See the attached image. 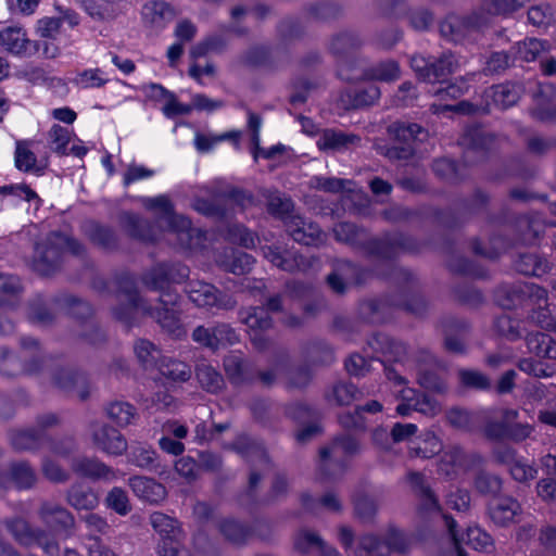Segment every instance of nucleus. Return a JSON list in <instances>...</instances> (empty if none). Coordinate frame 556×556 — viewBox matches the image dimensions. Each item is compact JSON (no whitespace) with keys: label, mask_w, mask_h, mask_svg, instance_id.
<instances>
[{"label":"nucleus","mask_w":556,"mask_h":556,"mask_svg":"<svg viewBox=\"0 0 556 556\" xmlns=\"http://www.w3.org/2000/svg\"><path fill=\"white\" fill-rule=\"evenodd\" d=\"M40 522L47 528L31 527L21 517L4 520L7 530L22 546H37L47 556H60V544L56 536L68 538L75 528L73 514L63 505L45 500L37 508Z\"/></svg>","instance_id":"1"},{"label":"nucleus","mask_w":556,"mask_h":556,"mask_svg":"<svg viewBox=\"0 0 556 556\" xmlns=\"http://www.w3.org/2000/svg\"><path fill=\"white\" fill-rule=\"evenodd\" d=\"M189 267L181 263H157L141 275L142 283L160 292L156 306H151L150 317L168 334L179 338L184 330L180 320L181 296L170 283H181L189 277Z\"/></svg>","instance_id":"2"},{"label":"nucleus","mask_w":556,"mask_h":556,"mask_svg":"<svg viewBox=\"0 0 556 556\" xmlns=\"http://www.w3.org/2000/svg\"><path fill=\"white\" fill-rule=\"evenodd\" d=\"M20 345L24 352L23 361L7 346L0 345V375L7 378H15L21 375H40L52 362L53 357L40 344L29 336L21 337Z\"/></svg>","instance_id":"3"},{"label":"nucleus","mask_w":556,"mask_h":556,"mask_svg":"<svg viewBox=\"0 0 556 556\" xmlns=\"http://www.w3.org/2000/svg\"><path fill=\"white\" fill-rule=\"evenodd\" d=\"M115 285L118 293L126 298V303H121L113 308L116 320L130 328L138 324L140 316H150L151 305L140 295L132 274L128 271L117 274Z\"/></svg>","instance_id":"4"},{"label":"nucleus","mask_w":556,"mask_h":556,"mask_svg":"<svg viewBox=\"0 0 556 556\" xmlns=\"http://www.w3.org/2000/svg\"><path fill=\"white\" fill-rule=\"evenodd\" d=\"M377 274L399 288L401 294L394 296L395 302H392L396 308H404L415 315H422L426 312L427 302L416 292L418 278L412 270L391 264L386 271Z\"/></svg>","instance_id":"5"},{"label":"nucleus","mask_w":556,"mask_h":556,"mask_svg":"<svg viewBox=\"0 0 556 556\" xmlns=\"http://www.w3.org/2000/svg\"><path fill=\"white\" fill-rule=\"evenodd\" d=\"M359 442L350 434H341L333 439L329 446L319 451L318 470L321 479L334 480L343 475L346 460L358 454Z\"/></svg>","instance_id":"6"},{"label":"nucleus","mask_w":556,"mask_h":556,"mask_svg":"<svg viewBox=\"0 0 556 556\" xmlns=\"http://www.w3.org/2000/svg\"><path fill=\"white\" fill-rule=\"evenodd\" d=\"M232 448L252 463L247 496L254 502L258 484L264 473L271 469V463L263 445L245 434L239 435L235 440Z\"/></svg>","instance_id":"7"},{"label":"nucleus","mask_w":556,"mask_h":556,"mask_svg":"<svg viewBox=\"0 0 556 556\" xmlns=\"http://www.w3.org/2000/svg\"><path fill=\"white\" fill-rule=\"evenodd\" d=\"M428 74L429 77H425L424 81L441 85L432 91L435 100L430 105V111L435 115H446L452 112V96L450 93L452 61L445 54L439 59H432Z\"/></svg>","instance_id":"8"},{"label":"nucleus","mask_w":556,"mask_h":556,"mask_svg":"<svg viewBox=\"0 0 556 556\" xmlns=\"http://www.w3.org/2000/svg\"><path fill=\"white\" fill-rule=\"evenodd\" d=\"M362 245L366 255L381 261H390L401 253L418 252L421 244L409 235L393 232L381 238L369 239Z\"/></svg>","instance_id":"9"},{"label":"nucleus","mask_w":556,"mask_h":556,"mask_svg":"<svg viewBox=\"0 0 556 556\" xmlns=\"http://www.w3.org/2000/svg\"><path fill=\"white\" fill-rule=\"evenodd\" d=\"M150 525L159 536L156 552L160 556H173L185 548V533L175 517L154 511L150 515Z\"/></svg>","instance_id":"10"},{"label":"nucleus","mask_w":556,"mask_h":556,"mask_svg":"<svg viewBox=\"0 0 556 556\" xmlns=\"http://www.w3.org/2000/svg\"><path fill=\"white\" fill-rule=\"evenodd\" d=\"M407 542L404 534L389 528L383 536L367 533L357 539L354 556H390L392 552H404Z\"/></svg>","instance_id":"11"},{"label":"nucleus","mask_w":556,"mask_h":556,"mask_svg":"<svg viewBox=\"0 0 556 556\" xmlns=\"http://www.w3.org/2000/svg\"><path fill=\"white\" fill-rule=\"evenodd\" d=\"M374 271L348 260H338L333 264L332 271L327 275L326 282L333 293L343 295L348 292L350 285L366 283Z\"/></svg>","instance_id":"12"},{"label":"nucleus","mask_w":556,"mask_h":556,"mask_svg":"<svg viewBox=\"0 0 556 556\" xmlns=\"http://www.w3.org/2000/svg\"><path fill=\"white\" fill-rule=\"evenodd\" d=\"M186 292L192 303L206 309L230 311L237 306L235 298L218 290L215 286L194 280L187 285Z\"/></svg>","instance_id":"13"},{"label":"nucleus","mask_w":556,"mask_h":556,"mask_svg":"<svg viewBox=\"0 0 556 556\" xmlns=\"http://www.w3.org/2000/svg\"><path fill=\"white\" fill-rule=\"evenodd\" d=\"M529 0H484L480 11H473L463 16L460 26L468 30H476L488 21V16L508 17L522 9Z\"/></svg>","instance_id":"14"},{"label":"nucleus","mask_w":556,"mask_h":556,"mask_svg":"<svg viewBox=\"0 0 556 556\" xmlns=\"http://www.w3.org/2000/svg\"><path fill=\"white\" fill-rule=\"evenodd\" d=\"M52 382L70 396L86 401L90 395L87 374L72 366H58L52 371Z\"/></svg>","instance_id":"15"},{"label":"nucleus","mask_w":556,"mask_h":556,"mask_svg":"<svg viewBox=\"0 0 556 556\" xmlns=\"http://www.w3.org/2000/svg\"><path fill=\"white\" fill-rule=\"evenodd\" d=\"M60 239L62 240V233L52 232L36 244L33 267L41 276H49L60 267L63 256Z\"/></svg>","instance_id":"16"},{"label":"nucleus","mask_w":556,"mask_h":556,"mask_svg":"<svg viewBox=\"0 0 556 556\" xmlns=\"http://www.w3.org/2000/svg\"><path fill=\"white\" fill-rule=\"evenodd\" d=\"M39 477L34 466L25 459L12 460L5 470L0 468V489L28 491L38 483Z\"/></svg>","instance_id":"17"},{"label":"nucleus","mask_w":556,"mask_h":556,"mask_svg":"<svg viewBox=\"0 0 556 556\" xmlns=\"http://www.w3.org/2000/svg\"><path fill=\"white\" fill-rule=\"evenodd\" d=\"M496 140V135L479 124L468 125L460 138L458 146H460L466 154L472 153L476 156L468 160L475 162L482 159L493 148Z\"/></svg>","instance_id":"18"},{"label":"nucleus","mask_w":556,"mask_h":556,"mask_svg":"<svg viewBox=\"0 0 556 556\" xmlns=\"http://www.w3.org/2000/svg\"><path fill=\"white\" fill-rule=\"evenodd\" d=\"M283 298L281 294L269 296L264 306L249 307L239 312L241 323L251 330H268L273 326L269 313H279L283 309Z\"/></svg>","instance_id":"19"},{"label":"nucleus","mask_w":556,"mask_h":556,"mask_svg":"<svg viewBox=\"0 0 556 556\" xmlns=\"http://www.w3.org/2000/svg\"><path fill=\"white\" fill-rule=\"evenodd\" d=\"M263 254L274 266L288 273L305 271L312 266L311 260L281 244L263 247Z\"/></svg>","instance_id":"20"},{"label":"nucleus","mask_w":556,"mask_h":556,"mask_svg":"<svg viewBox=\"0 0 556 556\" xmlns=\"http://www.w3.org/2000/svg\"><path fill=\"white\" fill-rule=\"evenodd\" d=\"M225 372L233 386L251 384L256 381V364L241 354L230 353L223 361Z\"/></svg>","instance_id":"21"},{"label":"nucleus","mask_w":556,"mask_h":556,"mask_svg":"<svg viewBox=\"0 0 556 556\" xmlns=\"http://www.w3.org/2000/svg\"><path fill=\"white\" fill-rule=\"evenodd\" d=\"M468 545L475 551H485L491 544V536L479 527L462 529L454 520V556H468L462 545Z\"/></svg>","instance_id":"22"},{"label":"nucleus","mask_w":556,"mask_h":556,"mask_svg":"<svg viewBox=\"0 0 556 556\" xmlns=\"http://www.w3.org/2000/svg\"><path fill=\"white\" fill-rule=\"evenodd\" d=\"M92 441L100 451L112 456H121L128 448L125 435L110 425H102L96 429Z\"/></svg>","instance_id":"23"},{"label":"nucleus","mask_w":556,"mask_h":556,"mask_svg":"<svg viewBox=\"0 0 556 556\" xmlns=\"http://www.w3.org/2000/svg\"><path fill=\"white\" fill-rule=\"evenodd\" d=\"M83 231L93 245L105 252H113L119 248L118 235L109 225L96 220H87L83 225Z\"/></svg>","instance_id":"24"},{"label":"nucleus","mask_w":556,"mask_h":556,"mask_svg":"<svg viewBox=\"0 0 556 556\" xmlns=\"http://www.w3.org/2000/svg\"><path fill=\"white\" fill-rule=\"evenodd\" d=\"M363 43L364 40L357 31L345 29L331 36L328 49L339 62H345Z\"/></svg>","instance_id":"25"},{"label":"nucleus","mask_w":556,"mask_h":556,"mask_svg":"<svg viewBox=\"0 0 556 556\" xmlns=\"http://www.w3.org/2000/svg\"><path fill=\"white\" fill-rule=\"evenodd\" d=\"M285 227L289 236L298 243L318 245L323 241V232L319 226L315 223L306 222L299 215L288 218Z\"/></svg>","instance_id":"26"},{"label":"nucleus","mask_w":556,"mask_h":556,"mask_svg":"<svg viewBox=\"0 0 556 556\" xmlns=\"http://www.w3.org/2000/svg\"><path fill=\"white\" fill-rule=\"evenodd\" d=\"M72 469L81 477L91 480L114 481L116 471L96 457H78L72 463Z\"/></svg>","instance_id":"27"},{"label":"nucleus","mask_w":556,"mask_h":556,"mask_svg":"<svg viewBox=\"0 0 556 556\" xmlns=\"http://www.w3.org/2000/svg\"><path fill=\"white\" fill-rule=\"evenodd\" d=\"M392 302H395V299L392 295H386L380 299L364 300L359 304L358 314L362 319L368 323H384L391 317V309L396 308Z\"/></svg>","instance_id":"28"},{"label":"nucleus","mask_w":556,"mask_h":556,"mask_svg":"<svg viewBox=\"0 0 556 556\" xmlns=\"http://www.w3.org/2000/svg\"><path fill=\"white\" fill-rule=\"evenodd\" d=\"M128 485L137 497L151 504H157L166 497L165 486L153 478L134 476L128 479Z\"/></svg>","instance_id":"29"},{"label":"nucleus","mask_w":556,"mask_h":556,"mask_svg":"<svg viewBox=\"0 0 556 556\" xmlns=\"http://www.w3.org/2000/svg\"><path fill=\"white\" fill-rule=\"evenodd\" d=\"M9 442L15 452H35L48 440L47 434L38 432L34 427L12 429L8 433Z\"/></svg>","instance_id":"30"},{"label":"nucleus","mask_w":556,"mask_h":556,"mask_svg":"<svg viewBox=\"0 0 556 556\" xmlns=\"http://www.w3.org/2000/svg\"><path fill=\"white\" fill-rule=\"evenodd\" d=\"M380 96V88L377 85L369 84L346 89L342 94V101L346 109L359 110L374 105Z\"/></svg>","instance_id":"31"},{"label":"nucleus","mask_w":556,"mask_h":556,"mask_svg":"<svg viewBox=\"0 0 556 556\" xmlns=\"http://www.w3.org/2000/svg\"><path fill=\"white\" fill-rule=\"evenodd\" d=\"M514 268L525 276L542 277L549 271L551 264L538 252H522L514 260Z\"/></svg>","instance_id":"32"},{"label":"nucleus","mask_w":556,"mask_h":556,"mask_svg":"<svg viewBox=\"0 0 556 556\" xmlns=\"http://www.w3.org/2000/svg\"><path fill=\"white\" fill-rule=\"evenodd\" d=\"M407 479L414 493L419 498V510L422 513H439L438 498L426 482L425 477L419 472L412 471L408 473Z\"/></svg>","instance_id":"33"},{"label":"nucleus","mask_w":556,"mask_h":556,"mask_svg":"<svg viewBox=\"0 0 556 556\" xmlns=\"http://www.w3.org/2000/svg\"><path fill=\"white\" fill-rule=\"evenodd\" d=\"M530 295V288L523 283H502L495 290V300L505 309L521 305Z\"/></svg>","instance_id":"34"},{"label":"nucleus","mask_w":556,"mask_h":556,"mask_svg":"<svg viewBox=\"0 0 556 556\" xmlns=\"http://www.w3.org/2000/svg\"><path fill=\"white\" fill-rule=\"evenodd\" d=\"M361 141L357 135L336 129H325L316 144L321 151H342Z\"/></svg>","instance_id":"35"},{"label":"nucleus","mask_w":556,"mask_h":556,"mask_svg":"<svg viewBox=\"0 0 556 556\" xmlns=\"http://www.w3.org/2000/svg\"><path fill=\"white\" fill-rule=\"evenodd\" d=\"M105 416L117 427L125 428L139 418L137 408L123 400L111 401L104 406Z\"/></svg>","instance_id":"36"},{"label":"nucleus","mask_w":556,"mask_h":556,"mask_svg":"<svg viewBox=\"0 0 556 556\" xmlns=\"http://www.w3.org/2000/svg\"><path fill=\"white\" fill-rule=\"evenodd\" d=\"M368 344L376 353H381L396 362L403 359L407 354V346L405 343L384 333L374 334L368 340Z\"/></svg>","instance_id":"37"},{"label":"nucleus","mask_w":556,"mask_h":556,"mask_svg":"<svg viewBox=\"0 0 556 556\" xmlns=\"http://www.w3.org/2000/svg\"><path fill=\"white\" fill-rule=\"evenodd\" d=\"M520 509V504L510 496L500 497L489 505L491 519L502 527L513 522Z\"/></svg>","instance_id":"38"},{"label":"nucleus","mask_w":556,"mask_h":556,"mask_svg":"<svg viewBox=\"0 0 556 556\" xmlns=\"http://www.w3.org/2000/svg\"><path fill=\"white\" fill-rule=\"evenodd\" d=\"M195 377L201 388L212 394L219 393L226 386L223 375L205 362L197 365Z\"/></svg>","instance_id":"39"},{"label":"nucleus","mask_w":556,"mask_h":556,"mask_svg":"<svg viewBox=\"0 0 556 556\" xmlns=\"http://www.w3.org/2000/svg\"><path fill=\"white\" fill-rule=\"evenodd\" d=\"M484 98L488 101L491 99L495 106L506 110L518 102L520 91L516 85L501 84L485 90Z\"/></svg>","instance_id":"40"},{"label":"nucleus","mask_w":556,"mask_h":556,"mask_svg":"<svg viewBox=\"0 0 556 556\" xmlns=\"http://www.w3.org/2000/svg\"><path fill=\"white\" fill-rule=\"evenodd\" d=\"M363 75L367 80L392 83L401 77V68L397 61L388 59L367 67Z\"/></svg>","instance_id":"41"},{"label":"nucleus","mask_w":556,"mask_h":556,"mask_svg":"<svg viewBox=\"0 0 556 556\" xmlns=\"http://www.w3.org/2000/svg\"><path fill=\"white\" fill-rule=\"evenodd\" d=\"M159 225L161 228L176 233L184 247L191 245V239L195 232V229L192 228L191 220L188 217L178 215L173 212L163 223H160Z\"/></svg>","instance_id":"42"},{"label":"nucleus","mask_w":556,"mask_h":556,"mask_svg":"<svg viewBox=\"0 0 556 556\" xmlns=\"http://www.w3.org/2000/svg\"><path fill=\"white\" fill-rule=\"evenodd\" d=\"M123 222L127 233L131 238L144 242H153L156 240L155 229L149 220L135 214H125Z\"/></svg>","instance_id":"43"},{"label":"nucleus","mask_w":556,"mask_h":556,"mask_svg":"<svg viewBox=\"0 0 556 556\" xmlns=\"http://www.w3.org/2000/svg\"><path fill=\"white\" fill-rule=\"evenodd\" d=\"M526 344L530 353L541 358H556V340L543 332H530L526 337Z\"/></svg>","instance_id":"44"},{"label":"nucleus","mask_w":556,"mask_h":556,"mask_svg":"<svg viewBox=\"0 0 556 556\" xmlns=\"http://www.w3.org/2000/svg\"><path fill=\"white\" fill-rule=\"evenodd\" d=\"M129 464L146 470H153L157 466V454L148 444L134 442L127 453Z\"/></svg>","instance_id":"45"},{"label":"nucleus","mask_w":556,"mask_h":556,"mask_svg":"<svg viewBox=\"0 0 556 556\" xmlns=\"http://www.w3.org/2000/svg\"><path fill=\"white\" fill-rule=\"evenodd\" d=\"M66 502L75 509L89 510L93 509L99 501L91 488L76 483L66 491Z\"/></svg>","instance_id":"46"},{"label":"nucleus","mask_w":556,"mask_h":556,"mask_svg":"<svg viewBox=\"0 0 556 556\" xmlns=\"http://www.w3.org/2000/svg\"><path fill=\"white\" fill-rule=\"evenodd\" d=\"M219 532L233 545H243L251 536V529L233 518L223 519L218 525Z\"/></svg>","instance_id":"47"},{"label":"nucleus","mask_w":556,"mask_h":556,"mask_svg":"<svg viewBox=\"0 0 556 556\" xmlns=\"http://www.w3.org/2000/svg\"><path fill=\"white\" fill-rule=\"evenodd\" d=\"M389 132L393 135L399 143H410L415 140H422L427 136L424 127L416 123L394 122L389 126Z\"/></svg>","instance_id":"48"},{"label":"nucleus","mask_w":556,"mask_h":556,"mask_svg":"<svg viewBox=\"0 0 556 556\" xmlns=\"http://www.w3.org/2000/svg\"><path fill=\"white\" fill-rule=\"evenodd\" d=\"M358 389L351 382L338 381L326 392L325 396L329 403L343 406L350 405L361 396Z\"/></svg>","instance_id":"49"},{"label":"nucleus","mask_w":556,"mask_h":556,"mask_svg":"<svg viewBox=\"0 0 556 556\" xmlns=\"http://www.w3.org/2000/svg\"><path fill=\"white\" fill-rule=\"evenodd\" d=\"M157 368L162 376L175 382H185L192 374L188 364L170 357H163Z\"/></svg>","instance_id":"50"},{"label":"nucleus","mask_w":556,"mask_h":556,"mask_svg":"<svg viewBox=\"0 0 556 556\" xmlns=\"http://www.w3.org/2000/svg\"><path fill=\"white\" fill-rule=\"evenodd\" d=\"M80 4L85 12L96 22H111L121 14L118 5L100 4L96 0H80Z\"/></svg>","instance_id":"51"},{"label":"nucleus","mask_w":556,"mask_h":556,"mask_svg":"<svg viewBox=\"0 0 556 556\" xmlns=\"http://www.w3.org/2000/svg\"><path fill=\"white\" fill-rule=\"evenodd\" d=\"M267 211L270 215L280 218L285 226L288 218L296 216L293 214L292 200L278 191L270 192L267 195Z\"/></svg>","instance_id":"52"},{"label":"nucleus","mask_w":556,"mask_h":556,"mask_svg":"<svg viewBox=\"0 0 556 556\" xmlns=\"http://www.w3.org/2000/svg\"><path fill=\"white\" fill-rule=\"evenodd\" d=\"M135 354L140 365L146 369L157 367L161 359V351L149 340H138L134 346Z\"/></svg>","instance_id":"53"},{"label":"nucleus","mask_w":556,"mask_h":556,"mask_svg":"<svg viewBox=\"0 0 556 556\" xmlns=\"http://www.w3.org/2000/svg\"><path fill=\"white\" fill-rule=\"evenodd\" d=\"M307 13L317 21H330L341 16L343 8L334 0H320L308 5Z\"/></svg>","instance_id":"54"},{"label":"nucleus","mask_w":556,"mask_h":556,"mask_svg":"<svg viewBox=\"0 0 556 556\" xmlns=\"http://www.w3.org/2000/svg\"><path fill=\"white\" fill-rule=\"evenodd\" d=\"M301 503L303 507L311 513H316L319 506H323L327 510L333 513H340L342 510V504L340 500L332 492L324 494L319 500H315L308 493H304L301 496Z\"/></svg>","instance_id":"55"},{"label":"nucleus","mask_w":556,"mask_h":556,"mask_svg":"<svg viewBox=\"0 0 556 556\" xmlns=\"http://www.w3.org/2000/svg\"><path fill=\"white\" fill-rule=\"evenodd\" d=\"M25 36L20 27H7L0 31V43L11 53L21 54L25 52L28 42Z\"/></svg>","instance_id":"56"},{"label":"nucleus","mask_w":556,"mask_h":556,"mask_svg":"<svg viewBox=\"0 0 556 556\" xmlns=\"http://www.w3.org/2000/svg\"><path fill=\"white\" fill-rule=\"evenodd\" d=\"M27 317L30 323L38 326H48L54 319L47 301L41 296H37L29 302Z\"/></svg>","instance_id":"57"},{"label":"nucleus","mask_w":556,"mask_h":556,"mask_svg":"<svg viewBox=\"0 0 556 556\" xmlns=\"http://www.w3.org/2000/svg\"><path fill=\"white\" fill-rule=\"evenodd\" d=\"M253 264L254 257L251 254L239 250H231L223 266L229 273L244 275L252 269Z\"/></svg>","instance_id":"58"},{"label":"nucleus","mask_w":556,"mask_h":556,"mask_svg":"<svg viewBox=\"0 0 556 556\" xmlns=\"http://www.w3.org/2000/svg\"><path fill=\"white\" fill-rule=\"evenodd\" d=\"M502 479L494 473L479 470L475 477V488L482 494L488 496H496L502 490Z\"/></svg>","instance_id":"59"},{"label":"nucleus","mask_w":556,"mask_h":556,"mask_svg":"<svg viewBox=\"0 0 556 556\" xmlns=\"http://www.w3.org/2000/svg\"><path fill=\"white\" fill-rule=\"evenodd\" d=\"M14 162L17 169L22 172H41L42 168L37 166V157L35 153L27 147L26 142L17 141Z\"/></svg>","instance_id":"60"},{"label":"nucleus","mask_w":556,"mask_h":556,"mask_svg":"<svg viewBox=\"0 0 556 556\" xmlns=\"http://www.w3.org/2000/svg\"><path fill=\"white\" fill-rule=\"evenodd\" d=\"M227 46V40L223 35H211L191 48L190 55L193 59L202 58L210 52H222Z\"/></svg>","instance_id":"61"},{"label":"nucleus","mask_w":556,"mask_h":556,"mask_svg":"<svg viewBox=\"0 0 556 556\" xmlns=\"http://www.w3.org/2000/svg\"><path fill=\"white\" fill-rule=\"evenodd\" d=\"M460 384L467 389L488 391L492 383L490 378L481 371L473 369H460L458 371Z\"/></svg>","instance_id":"62"},{"label":"nucleus","mask_w":556,"mask_h":556,"mask_svg":"<svg viewBox=\"0 0 556 556\" xmlns=\"http://www.w3.org/2000/svg\"><path fill=\"white\" fill-rule=\"evenodd\" d=\"M306 354L312 363L318 365H330L334 361L331 346L321 340H315L308 343Z\"/></svg>","instance_id":"63"},{"label":"nucleus","mask_w":556,"mask_h":556,"mask_svg":"<svg viewBox=\"0 0 556 556\" xmlns=\"http://www.w3.org/2000/svg\"><path fill=\"white\" fill-rule=\"evenodd\" d=\"M173 15L169 5L160 0L147 2L142 8V16L152 24L160 25L165 18Z\"/></svg>","instance_id":"64"}]
</instances>
